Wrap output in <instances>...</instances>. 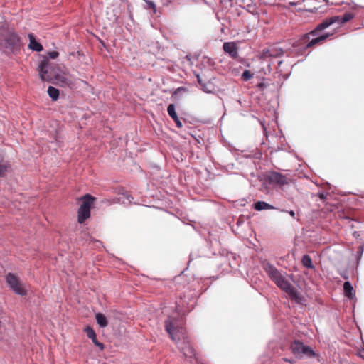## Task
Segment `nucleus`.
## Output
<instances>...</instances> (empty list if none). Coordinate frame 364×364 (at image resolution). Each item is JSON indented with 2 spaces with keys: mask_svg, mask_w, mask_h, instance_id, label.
<instances>
[{
  "mask_svg": "<svg viewBox=\"0 0 364 364\" xmlns=\"http://www.w3.org/2000/svg\"><path fill=\"white\" fill-rule=\"evenodd\" d=\"M343 290L345 295L349 298L353 299L355 296V292L350 282H345L343 284Z\"/></svg>",
  "mask_w": 364,
  "mask_h": 364,
  "instance_id": "15",
  "label": "nucleus"
},
{
  "mask_svg": "<svg viewBox=\"0 0 364 364\" xmlns=\"http://www.w3.org/2000/svg\"><path fill=\"white\" fill-rule=\"evenodd\" d=\"M254 208L256 210L261 211L263 210H273L277 209L273 205L264 202V201H257L254 204Z\"/></svg>",
  "mask_w": 364,
  "mask_h": 364,
  "instance_id": "16",
  "label": "nucleus"
},
{
  "mask_svg": "<svg viewBox=\"0 0 364 364\" xmlns=\"http://www.w3.org/2000/svg\"><path fill=\"white\" fill-rule=\"evenodd\" d=\"M28 37H29V45H28V47L29 48H31V50H35V51H41L43 50V46L36 41V38L35 37L33 36V34H29L28 35Z\"/></svg>",
  "mask_w": 364,
  "mask_h": 364,
  "instance_id": "14",
  "label": "nucleus"
},
{
  "mask_svg": "<svg viewBox=\"0 0 364 364\" xmlns=\"http://www.w3.org/2000/svg\"><path fill=\"white\" fill-rule=\"evenodd\" d=\"M6 280L8 285L16 294L21 296L26 294L25 289L14 274L9 273L6 277Z\"/></svg>",
  "mask_w": 364,
  "mask_h": 364,
  "instance_id": "7",
  "label": "nucleus"
},
{
  "mask_svg": "<svg viewBox=\"0 0 364 364\" xmlns=\"http://www.w3.org/2000/svg\"><path fill=\"white\" fill-rule=\"evenodd\" d=\"M328 195V193H323V192H321V193H318V197H319L321 200H325V199L327 198Z\"/></svg>",
  "mask_w": 364,
  "mask_h": 364,
  "instance_id": "27",
  "label": "nucleus"
},
{
  "mask_svg": "<svg viewBox=\"0 0 364 364\" xmlns=\"http://www.w3.org/2000/svg\"><path fill=\"white\" fill-rule=\"evenodd\" d=\"M303 38V36L299 38V40L296 41L293 43L291 48L287 49L285 51L281 48L280 47L277 46H271L267 48H264L262 50L259 59L262 60L263 62H265L268 67H270L272 64V59L276 58L282 56L287 51H289V53L288 55H289L291 53L295 54H299L303 50H306L307 48H302L301 50H299V48H301V44L299 43V41Z\"/></svg>",
  "mask_w": 364,
  "mask_h": 364,
  "instance_id": "4",
  "label": "nucleus"
},
{
  "mask_svg": "<svg viewBox=\"0 0 364 364\" xmlns=\"http://www.w3.org/2000/svg\"><path fill=\"white\" fill-rule=\"evenodd\" d=\"M165 328L173 341H176L177 340H179V331L176 328L174 324L170 319H167L165 321Z\"/></svg>",
  "mask_w": 364,
  "mask_h": 364,
  "instance_id": "10",
  "label": "nucleus"
},
{
  "mask_svg": "<svg viewBox=\"0 0 364 364\" xmlns=\"http://www.w3.org/2000/svg\"><path fill=\"white\" fill-rule=\"evenodd\" d=\"M39 75L43 81L52 82L56 80L62 85L69 83V79L63 72L61 68L51 63L48 59H44L38 65Z\"/></svg>",
  "mask_w": 364,
  "mask_h": 364,
  "instance_id": "3",
  "label": "nucleus"
},
{
  "mask_svg": "<svg viewBox=\"0 0 364 364\" xmlns=\"http://www.w3.org/2000/svg\"><path fill=\"white\" fill-rule=\"evenodd\" d=\"M201 87H202V90L204 92H211V90L210 89H208V87H207L206 85L203 84V85H201Z\"/></svg>",
  "mask_w": 364,
  "mask_h": 364,
  "instance_id": "29",
  "label": "nucleus"
},
{
  "mask_svg": "<svg viewBox=\"0 0 364 364\" xmlns=\"http://www.w3.org/2000/svg\"><path fill=\"white\" fill-rule=\"evenodd\" d=\"M82 204L78 210V223H83L90 216V208L95 198L90 194H85L81 198Z\"/></svg>",
  "mask_w": 364,
  "mask_h": 364,
  "instance_id": "6",
  "label": "nucleus"
},
{
  "mask_svg": "<svg viewBox=\"0 0 364 364\" xmlns=\"http://www.w3.org/2000/svg\"><path fill=\"white\" fill-rule=\"evenodd\" d=\"M197 79H198V83H199L200 85H203V83L202 82V80H201V78H200V75H197Z\"/></svg>",
  "mask_w": 364,
  "mask_h": 364,
  "instance_id": "31",
  "label": "nucleus"
},
{
  "mask_svg": "<svg viewBox=\"0 0 364 364\" xmlns=\"http://www.w3.org/2000/svg\"><path fill=\"white\" fill-rule=\"evenodd\" d=\"M267 178L271 183L281 186L287 185L289 183V178L276 171L270 172Z\"/></svg>",
  "mask_w": 364,
  "mask_h": 364,
  "instance_id": "9",
  "label": "nucleus"
},
{
  "mask_svg": "<svg viewBox=\"0 0 364 364\" xmlns=\"http://www.w3.org/2000/svg\"><path fill=\"white\" fill-rule=\"evenodd\" d=\"M252 77L253 74L248 70H245L242 75V78L245 81L250 80Z\"/></svg>",
  "mask_w": 364,
  "mask_h": 364,
  "instance_id": "23",
  "label": "nucleus"
},
{
  "mask_svg": "<svg viewBox=\"0 0 364 364\" xmlns=\"http://www.w3.org/2000/svg\"><path fill=\"white\" fill-rule=\"evenodd\" d=\"M225 53H228L232 58L238 56V48L235 42H225L223 46Z\"/></svg>",
  "mask_w": 364,
  "mask_h": 364,
  "instance_id": "11",
  "label": "nucleus"
},
{
  "mask_svg": "<svg viewBox=\"0 0 364 364\" xmlns=\"http://www.w3.org/2000/svg\"><path fill=\"white\" fill-rule=\"evenodd\" d=\"M5 31L4 27L0 24V35H3V33Z\"/></svg>",
  "mask_w": 364,
  "mask_h": 364,
  "instance_id": "30",
  "label": "nucleus"
},
{
  "mask_svg": "<svg viewBox=\"0 0 364 364\" xmlns=\"http://www.w3.org/2000/svg\"><path fill=\"white\" fill-rule=\"evenodd\" d=\"M133 198L127 192H124L118 198V201L123 204H129L132 203Z\"/></svg>",
  "mask_w": 364,
  "mask_h": 364,
  "instance_id": "18",
  "label": "nucleus"
},
{
  "mask_svg": "<svg viewBox=\"0 0 364 364\" xmlns=\"http://www.w3.org/2000/svg\"><path fill=\"white\" fill-rule=\"evenodd\" d=\"M282 61L279 60L278 61V65H280L282 64Z\"/></svg>",
  "mask_w": 364,
  "mask_h": 364,
  "instance_id": "32",
  "label": "nucleus"
},
{
  "mask_svg": "<svg viewBox=\"0 0 364 364\" xmlns=\"http://www.w3.org/2000/svg\"><path fill=\"white\" fill-rule=\"evenodd\" d=\"M95 318L97 324L101 328H105L107 326L108 322L105 316L102 313H97L95 315Z\"/></svg>",
  "mask_w": 364,
  "mask_h": 364,
  "instance_id": "17",
  "label": "nucleus"
},
{
  "mask_svg": "<svg viewBox=\"0 0 364 364\" xmlns=\"http://www.w3.org/2000/svg\"><path fill=\"white\" fill-rule=\"evenodd\" d=\"M353 17V14L346 12L342 16H333L323 20L314 31L303 36V38L299 41V43H300L301 46L299 50L310 48L321 43L330 36V34L328 33H321L322 31L335 23H338V25H342L351 20Z\"/></svg>",
  "mask_w": 364,
  "mask_h": 364,
  "instance_id": "1",
  "label": "nucleus"
},
{
  "mask_svg": "<svg viewBox=\"0 0 364 364\" xmlns=\"http://www.w3.org/2000/svg\"><path fill=\"white\" fill-rule=\"evenodd\" d=\"M167 112H168V115L175 122L176 127L178 128H181L183 127V124L177 115V113L176 112V107L173 104H170L168 106Z\"/></svg>",
  "mask_w": 364,
  "mask_h": 364,
  "instance_id": "13",
  "label": "nucleus"
},
{
  "mask_svg": "<svg viewBox=\"0 0 364 364\" xmlns=\"http://www.w3.org/2000/svg\"><path fill=\"white\" fill-rule=\"evenodd\" d=\"M85 331L87 333V336L90 338L92 343L97 347H99L100 350L104 349L103 343L99 342L96 337V333L95 331L90 326H86L85 328Z\"/></svg>",
  "mask_w": 364,
  "mask_h": 364,
  "instance_id": "12",
  "label": "nucleus"
},
{
  "mask_svg": "<svg viewBox=\"0 0 364 364\" xmlns=\"http://www.w3.org/2000/svg\"><path fill=\"white\" fill-rule=\"evenodd\" d=\"M181 350L186 358H192L195 355L194 350L188 344H186Z\"/></svg>",
  "mask_w": 364,
  "mask_h": 364,
  "instance_id": "20",
  "label": "nucleus"
},
{
  "mask_svg": "<svg viewBox=\"0 0 364 364\" xmlns=\"http://www.w3.org/2000/svg\"><path fill=\"white\" fill-rule=\"evenodd\" d=\"M281 212H285L288 213L289 215H291L292 218H295V212L294 210H281Z\"/></svg>",
  "mask_w": 364,
  "mask_h": 364,
  "instance_id": "28",
  "label": "nucleus"
},
{
  "mask_svg": "<svg viewBox=\"0 0 364 364\" xmlns=\"http://www.w3.org/2000/svg\"><path fill=\"white\" fill-rule=\"evenodd\" d=\"M146 3L147 4V6L150 9H153L154 10V12L156 11V5L155 4L151 1H146Z\"/></svg>",
  "mask_w": 364,
  "mask_h": 364,
  "instance_id": "25",
  "label": "nucleus"
},
{
  "mask_svg": "<svg viewBox=\"0 0 364 364\" xmlns=\"http://www.w3.org/2000/svg\"><path fill=\"white\" fill-rule=\"evenodd\" d=\"M263 269L271 280L282 290L284 291L289 296L300 303L301 296L298 291L286 279L284 275L279 272L274 265L269 262L264 263Z\"/></svg>",
  "mask_w": 364,
  "mask_h": 364,
  "instance_id": "2",
  "label": "nucleus"
},
{
  "mask_svg": "<svg viewBox=\"0 0 364 364\" xmlns=\"http://www.w3.org/2000/svg\"><path fill=\"white\" fill-rule=\"evenodd\" d=\"M9 167V164L7 161H0V177L4 176L5 173L7 171Z\"/></svg>",
  "mask_w": 364,
  "mask_h": 364,
  "instance_id": "22",
  "label": "nucleus"
},
{
  "mask_svg": "<svg viewBox=\"0 0 364 364\" xmlns=\"http://www.w3.org/2000/svg\"><path fill=\"white\" fill-rule=\"evenodd\" d=\"M282 360L285 361V362H287V363H289L291 364H294L296 363V357L295 358H282Z\"/></svg>",
  "mask_w": 364,
  "mask_h": 364,
  "instance_id": "26",
  "label": "nucleus"
},
{
  "mask_svg": "<svg viewBox=\"0 0 364 364\" xmlns=\"http://www.w3.org/2000/svg\"><path fill=\"white\" fill-rule=\"evenodd\" d=\"M4 41L6 48L14 52L15 50L19 49L20 41L16 33L14 32H7L4 37Z\"/></svg>",
  "mask_w": 364,
  "mask_h": 364,
  "instance_id": "8",
  "label": "nucleus"
},
{
  "mask_svg": "<svg viewBox=\"0 0 364 364\" xmlns=\"http://www.w3.org/2000/svg\"><path fill=\"white\" fill-rule=\"evenodd\" d=\"M291 353L294 355L296 358H311L315 356V352L313 348L299 340H295L291 344Z\"/></svg>",
  "mask_w": 364,
  "mask_h": 364,
  "instance_id": "5",
  "label": "nucleus"
},
{
  "mask_svg": "<svg viewBox=\"0 0 364 364\" xmlns=\"http://www.w3.org/2000/svg\"><path fill=\"white\" fill-rule=\"evenodd\" d=\"M301 261H302V264L304 267L309 268V269L314 268V266L312 264L311 258L308 255H304Z\"/></svg>",
  "mask_w": 364,
  "mask_h": 364,
  "instance_id": "21",
  "label": "nucleus"
},
{
  "mask_svg": "<svg viewBox=\"0 0 364 364\" xmlns=\"http://www.w3.org/2000/svg\"><path fill=\"white\" fill-rule=\"evenodd\" d=\"M48 94L53 100L55 101L58 99L59 90L54 87L49 86L48 88Z\"/></svg>",
  "mask_w": 364,
  "mask_h": 364,
  "instance_id": "19",
  "label": "nucleus"
},
{
  "mask_svg": "<svg viewBox=\"0 0 364 364\" xmlns=\"http://www.w3.org/2000/svg\"><path fill=\"white\" fill-rule=\"evenodd\" d=\"M48 55L50 59H55L58 56V53L57 51L48 52Z\"/></svg>",
  "mask_w": 364,
  "mask_h": 364,
  "instance_id": "24",
  "label": "nucleus"
},
{
  "mask_svg": "<svg viewBox=\"0 0 364 364\" xmlns=\"http://www.w3.org/2000/svg\"><path fill=\"white\" fill-rule=\"evenodd\" d=\"M343 277H344L345 279H348V277H346V275H343Z\"/></svg>",
  "mask_w": 364,
  "mask_h": 364,
  "instance_id": "33",
  "label": "nucleus"
}]
</instances>
